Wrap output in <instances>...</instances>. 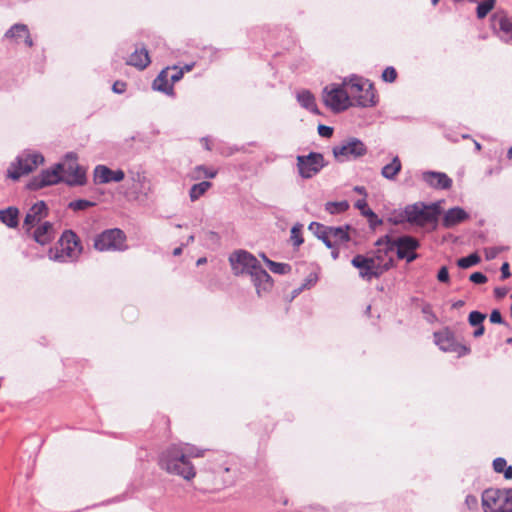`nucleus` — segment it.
<instances>
[{"mask_svg":"<svg viewBox=\"0 0 512 512\" xmlns=\"http://www.w3.org/2000/svg\"><path fill=\"white\" fill-rule=\"evenodd\" d=\"M229 263L235 276H250L259 296L262 292H267L272 288L271 276L252 253L246 250H236L230 254Z\"/></svg>","mask_w":512,"mask_h":512,"instance_id":"nucleus-1","label":"nucleus"},{"mask_svg":"<svg viewBox=\"0 0 512 512\" xmlns=\"http://www.w3.org/2000/svg\"><path fill=\"white\" fill-rule=\"evenodd\" d=\"M204 451L186 445L184 449L180 445H171L165 449L159 457V465L170 474L191 480L195 477L196 471L189 460V457H201Z\"/></svg>","mask_w":512,"mask_h":512,"instance_id":"nucleus-2","label":"nucleus"},{"mask_svg":"<svg viewBox=\"0 0 512 512\" xmlns=\"http://www.w3.org/2000/svg\"><path fill=\"white\" fill-rule=\"evenodd\" d=\"M405 214L407 223L411 225L424 227L433 224L436 227L441 214V207L438 202L426 204L419 201L405 206Z\"/></svg>","mask_w":512,"mask_h":512,"instance_id":"nucleus-3","label":"nucleus"},{"mask_svg":"<svg viewBox=\"0 0 512 512\" xmlns=\"http://www.w3.org/2000/svg\"><path fill=\"white\" fill-rule=\"evenodd\" d=\"M59 247L52 254L50 251V259L58 262H65L67 259L74 260L82 252V246L79 237L72 230H66L58 241Z\"/></svg>","mask_w":512,"mask_h":512,"instance_id":"nucleus-4","label":"nucleus"},{"mask_svg":"<svg viewBox=\"0 0 512 512\" xmlns=\"http://www.w3.org/2000/svg\"><path fill=\"white\" fill-rule=\"evenodd\" d=\"M328 165L324 155L311 151L307 155H297L296 168L298 175L303 180H308L318 175Z\"/></svg>","mask_w":512,"mask_h":512,"instance_id":"nucleus-5","label":"nucleus"},{"mask_svg":"<svg viewBox=\"0 0 512 512\" xmlns=\"http://www.w3.org/2000/svg\"><path fill=\"white\" fill-rule=\"evenodd\" d=\"M334 158L340 162L357 160L367 153V146L356 137H349L332 148Z\"/></svg>","mask_w":512,"mask_h":512,"instance_id":"nucleus-6","label":"nucleus"},{"mask_svg":"<svg viewBox=\"0 0 512 512\" xmlns=\"http://www.w3.org/2000/svg\"><path fill=\"white\" fill-rule=\"evenodd\" d=\"M323 101L335 113L343 112L353 105L343 83L325 86L323 89Z\"/></svg>","mask_w":512,"mask_h":512,"instance_id":"nucleus-7","label":"nucleus"},{"mask_svg":"<svg viewBox=\"0 0 512 512\" xmlns=\"http://www.w3.org/2000/svg\"><path fill=\"white\" fill-rule=\"evenodd\" d=\"M44 162V157L37 152H23L16 158L8 169V177L18 180L21 176L29 174Z\"/></svg>","mask_w":512,"mask_h":512,"instance_id":"nucleus-8","label":"nucleus"},{"mask_svg":"<svg viewBox=\"0 0 512 512\" xmlns=\"http://www.w3.org/2000/svg\"><path fill=\"white\" fill-rule=\"evenodd\" d=\"M126 235L119 228H112L98 234L94 239V248L98 251H123L126 249Z\"/></svg>","mask_w":512,"mask_h":512,"instance_id":"nucleus-9","label":"nucleus"},{"mask_svg":"<svg viewBox=\"0 0 512 512\" xmlns=\"http://www.w3.org/2000/svg\"><path fill=\"white\" fill-rule=\"evenodd\" d=\"M64 164L57 163L52 168L45 169L37 176H34L27 184V188L33 191L42 189L63 182L62 172Z\"/></svg>","mask_w":512,"mask_h":512,"instance_id":"nucleus-10","label":"nucleus"},{"mask_svg":"<svg viewBox=\"0 0 512 512\" xmlns=\"http://www.w3.org/2000/svg\"><path fill=\"white\" fill-rule=\"evenodd\" d=\"M392 246L393 251L396 250L397 258L406 260L407 263H411L419 257L417 249L420 247V242L413 236L402 235L394 239Z\"/></svg>","mask_w":512,"mask_h":512,"instance_id":"nucleus-11","label":"nucleus"},{"mask_svg":"<svg viewBox=\"0 0 512 512\" xmlns=\"http://www.w3.org/2000/svg\"><path fill=\"white\" fill-rule=\"evenodd\" d=\"M93 176L96 184L118 183L125 178V173L121 169L112 170L106 165H97L94 169Z\"/></svg>","mask_w":512,"mask_h":512,"instance_id":"nucleus-12","label":"nucleus"},{"mask_svg":"<svg viewBox=\"0 0 512 512\" xmlns=\"http://www.w3.org/2000/svg\"><path fill=\"white\" fill-rule=\"evenodd\" d=\"M62 177L63 182L71 187L83 186L87 181L85 170L76 162L69 163L67 167L64 166Z\"/></svg>","mask_w":512,"mask_h":512,"instance_id":"nucleus-13","label":"nucleus"},{"mask_svg":"<svg viewBox=\"0 0 512 512\" xmlns=\"http://www.w3.org/2000/svg\"><path fill=\"white\" fill-rule=\"evenodd\" d=\"M47 215L48 207L45 201L41 200L32 205L24 218L23 227L26 229V232L29 233Z\"/></svg>","mask_w":512,"mask_h":512,"instance_id":"nucleus-14","label":"nucleus"},{"mask_svg":"<svg viewBox=\"0 0 512 512\" xmlns=\"http://www.w3.org/2000/svg\"><path fill=\"white\" fill-rule=\"evenodd\" d=\"M422 180L431 188L448 190L452 187V179L444 172L425 171L422 173Z\"/></svg>","mask_w":512,"mask_h":512,"instance_id":"nucleus-15","label":"nucleus"},{"mask_svg":"<svg viewBox=\"0 0 512 512\" xmlns=\"http://www.w3.org/2000/svg\"><path fill=\"white\" fill-rule=\"evenodd\" d=\"M504 491L498 489H486L482 494V506L484 512H500Z\"/></svg>","mask_w":512,"mask_h":512,"instance_id":"nucleus-16","label":"nucleus"},{"mask_svg":"<svg viewBox=\"0 0 512 512\" xmlns=\"http://www.w3.org/2000/svg\"><path fill=\"white\" fill-rule=\"evenodd\" d=\"M375 259H377L376 256L375 257H366L364 255L357 254L351 260V264L355 268L359 269V276L362 279L370 281L371 275H377L376 273L372 272V268H373Z\"/></svg>","mask_w":512,"mask_h":512,"instance_id":"nucleus-17","label":"nucleus"},{"mask_svg":"<svg viewBox=\"0 0 512 512\" xmlns=\"http://www.w3.org/2000/svg\"><path fill=\"white\" fill-rule=\"evenodd\" d=\"M469 214L461 207L455 206L448 209L443 218L442 226L446 229H450L466 220L469 219Z\"/></svg>","mask_w":512,"mask_h":512,"instance_id":"nucleus-18","label":"nucleus"},{"mask_svg":"<svg viewBox=\"0 0 512 512\" xmlns=\"http://www.w3.org/2000/svg\"><path fill=\"white\" fill-rule=\"evenodd\" d=\"M434 340L436 345L445 352H453L458 350V343L455 339L454 333L449 329H444L434 333Z\"/></svg>","mask_w":512,"mask_h":512,"instance_id":"nucleus-19","label":"nucleus"},{"mask_svg":"<svg viewBox=\"0 0 512 512\" xmlns=\"http://www.w3.org/2000/svg\"><path fill=\"white\" fill-rule=\"evenodd\" d=\"M342 83L348 92L349 99L351 100L352 98L354 101H356L357 97L361 94V92L364 91L365 86H367V84H371L367 80H364L362 77L357 75H352L348 78H345Z\"/></svg>","mask_w":512,"mask_h":512,"instance_id":"nucleus-20","label":"nucleus"},{"mask_svg":"<svg viewBox=\"0 0 512 512\" xmlns=\"http://www.w3.org/2000/svg\"><path fill=\"white\" fill-rule=\"evenodd\" d=\"M169 67L163 69L158 76L154 79L152 88L156 91L162 92L166 95H174V88L169 80Z\"/></svg>","mask_w":512,"mask_h":512,"instance_id":"nucleus-21","label":"nucleus"},{"mask_svg":"<svg viewBox=\"0 0 512 512\" xmlns=\"http://www.w3.org/2000/svg\"><path fill=\"white\" fill-rule=\"evenodd\" d=\"M32 236L42 246L49 244L54 238L53 224L48 221L42 223L34 230Z\"/></svg>","mask_w":512,"mask_h":512,"instance_id":"nucleus-22","label":"nucleus"},{"mask_svg":"<svg viewBox=\"0 0 512 512\" xmlns=\"http://www.w3.org/2000/svg\"><path fill=\"white\" fill-rule=\"evenodd\" d=\"M151 60L146 48L136 49L127 60V64L133 67H136L140 70L145 69Z\"/></svg>","mask_w":512,"mask_h":512,"instance_id":"nucleus-23","label":"nucleus"},{"mask_svg":"<svg viewBox=\"0 0 512 512\" xmlns=\"http://www.w3.org/2000/svg\"><path fill=\"white\" fill-rule=\"evenodd\" d=\"M355 207L360 210L363 216L367 217L370 228L375 229L377 226L382 224V219H380L378 215L369 208L365 199L357 200Z\"/></svg>","mask_w":512,"mask_h":512,"instance_id":"nucleus-24","label":"nucleus"},{"mask_svg":"<svg viewBox=\"0 0 512 512\" xmlns=\"http://www.w3.org/2000/svg\"><path fill=\"white\" fill-rule=\"evenodd\" d=\"M350 228H351L350 225L339 226V227H334V226L328 227V233L330 235V239L331 238L334 239V242H333L334 246H337L339 244H343V243L350 241V235H349Z\"/></svg>","mask_w":512,"mask_h":512,"instance_id":"nucleus-25","label":"nucleus"},{"mask_svg":"<svg viewBox=\"0 0 512 512\" xmlns=\"http://www.w3.org/2000/svg\"><path fill=\"white\" fill-rule=\"evenodd\" d=\"M297 101L301 105V107L307 109L308 111L319 115L320 112L316 105L315 97L309 90H302L297 93Z\"/></svg>","mask_w":512,"mask_h":512,"instance_id":"nucleus-26","label":"nucleus"},{"mask_svg":"<svg viewBox=\"0 0 512 512\" xmlns=\"http://www.w3.org/2000/svg\"><path fill=\"white\" fill-rule=\"evenodd\" d=\"M328 227L329 226H324L323 224L318 223V222H311L308 229L310 231H312L313 234L319 240H321L327 248H333L334 244L330 239V235L328 233Z\"/></svg>","mask_w":512,"mask_h":512,"instance_id":"nucleus-27","label":"nucleus"},{"mask_svg":"<svg viewBox=\"0 0 512 512\" xmlns=\"http://www.w3.org/2000/svg\"><path fill=\"white\" fill-rule=\"evenodd\" d=\"M375 91L373 88V84H367L365 86V89L361 94L357 97L355 101V105L359 107H372L376 105V99H375Z\"/></svg>","mask_w":512,"mask_h":512,"instance_id":"nucleus-28","label":"nucleus"},{"mask_svg":"<svg viewBox=\"0 0 512 512\" xmlns=\"http://www.w3.org/2000/svg\"><path fill=\"white\" fill-rule=\"evenodd\" d=\"M19 210L16 207H8L0 210V221L9 228H16L19 224Z\"/></svg>","mask_w":512,"mask_h":512,"instance_id":"nucleus-29","label":"nucleus"},{"mask_svg":"<svg viewBox=\"0 0 512 512\" xmlns=\"http://www.w3.org/2000/svg\"><path fill=\"white\" fill-rule=\"evenodd\" d=\"M402 164L398 156H395L392 161L381 169V175L388 180H394L397 174L401 171Z\"/></svg>","mask_w":512,"mask_h":512,"instance_id":"nucleus-30","label":"nucleus"},{"mask_svg":"<svg viewBox=\"0 0 512 512\" xmlns=\"http://www.w3.org/2000/svg\"><path fill=\"white\" fill-rule=\"evenodd\" d=\"M393 241H394V239H392L389 235H385V236L380 237L375 242V246H378V247L383 246V249L379 248L376 252V258L378 260L382 259V253L384 255H387L388 253L393 252V246H392Z\"/></svg>","mask_w":512,"mask_h":512,"instance_id":"nucleus-31","label":"nucleus"},{"mask_svg":"<svg viewBox=\"0 0 512 512\" xmlns=\"http://www.w3.org/2000/svg\"><path fill=\"white\" fill-rule=\"evenodd\" d=\"M212 186L209 181H202L200 183L192 185L189 191V197L191 201L198 200L205 192Z\"/></svg>","mask_w":512,"mask_h":512,"instance_id":"nucleus-32","label":"nucleus"},{"mask_svg":"<svg viewBox=\"0 0 512 512\" xmlns=\"http://www.w3.org/2000/svg\"><path fill=\"white\" fill-rule=\"evenodd\" d=\"M493 469L496 473H503L505 479H512V466H508L504 458L498 457L494 459Z\"/></svg>","mask_w":512,"mask_h":512,"instance_id":"nucleus-33","label":"nucleus"},{"mask_svg":"<svg viewBox=\"0 0 512 512\" xmlns=\"http://www.w3.org/2000/svg\"><path fill=\"white\" fill-rule=\"evenodd\" d=\"M497 0H484L479 2L476 7V16L478 19H484L496 6Z\"/></svg>","mask_w":512,"mask_h":512,"instance_id":"nucleus-34","label":"nucleus"},{"mask_svg":"<svg viewBox=\"0 0 512 512\" xmlns=\"http://www.w3.org/2000/svg\"><path fill=\"white\" fill-rule=\"evenodd\" d=\"M349 209V203L346 200L338 201V202H327L325 204V210L331 214H341Z\"/></svg>","mask_w":512,"mask_h":512,"instance_id":"nucleus-35","label":"nucleus"},{"mask_svg":"<svg viewBox=\"0 0 512 512\" xmlns=\"http://www.w3.org/2000/svg\"><path fill=\"white\" fill-rule=\"evenodd\" d=\"M266 265L275 274L284 275L291 272L292 268L290 264L275 262L270 259H266Z\"/></svg>","mask_w":512,"mask_h":512,"instance_id":"nucleus-36","label":"nucleus"},{"mask_svg":"<svg viewBox=\"0 0 512 512\" xmlns=\"http://www.w3.org/2000/svg\"><path fill=\"white\" fill-rule=\"evenodd\" d=\"M303 225L301 223H296L292 226L290 231V239L294 247L298 248L303 244L304 238L302 236Z\"/></svg>","mask_w":512,"mask_h":512,"instance_id":"nucleus-37","label":"nucleus"},{"mask_svg":"<svg viewBox=\"0 0 512 512\" xmlns=\"http://www.w3.org/2000/svg\"><path fill=\"white\" fill-rule=\"evenodd\" d=\"M480 261H481L480 256L476 252H474V253L469 254L468 256L459 258L457 260V265H458V267H460L462 269H467L474 265H477Z\"/></svg>","mask_w":512,"mask_h":512,"instance_id":"nucleus-38","label":"nucleus"},{"mask_svg":"<svg viewBox=\"0 0 512 512\" xmlns=\"http://www.w3.org/2000/svg\"><path fill=\"white\" fill-rule=\"evenodd\" d=\"M499 28L507 36L503 40L507 43H512V21L507 17H502L499 20Z\"/></svg>","mask_w":512,"mask_h":512,"instance_id":"nucleus-39","label":"nucleus"},{"mask_svg":"<svg viewBox=\"0 0 512 512\" xmlns=\"http://www.w3.org/2000/svg\"><path fill=\"white\" fill-rule=\"evenodd\" d=\"M28 26L25 24H14L5 33L6 38H18L27 33Z\"/></svg>","mask_w":512,"mask_h":512,"instance_id":"nucleus-40","label":"nucleus"},{"mask_svg":"<svg viewBox=\"0 0 512 512\" xmlns=\"http://www.w3.org/2000/svg\"><path fill=\"white\" fill-rule=\"evenodd\" d=\"M217 172L215 170L208 169L204 165H199L194 169V179H199L201 177L212 179L216 176Z\"/></svg>","mask_w":512,"mask_h":512,"instance_id":"nucleus-41","label":"nucleus"},{"mask_svg":"<svg viewBox=\"0 0 512 512\" xmlns=\"http://www.w3.org/2000/svg\"><path fill=\"white\" fill-rule=\"evenodd\" d=\"M94 205H95V203L92 201H89L86 199H78V200L71 201L68 204V207L74 211H81V210H85L89 207H92Z\"/></svg>","mask_w":512,"mask_h":512,"instance_id":"nucleus-42","label":"nucleus"},{"mask_svg":"<svg viewBox=\"0 0 512 512\" xmlns=\"http://www.w3.org/2000/svg\"><path fill=\"white\" fill-rule=\"evenodd\" d=\"M485 318L486 314L475 310L469 313L468 322L471 326H477L483 324Z\"/></svg>","mask_w":512,"mask_h":512,"instance_id":"nucleus-43","label":"nucleus"},{"mask_svg":"<svg viewBox=\"0 0 512 512\" xmlns=\"http://www.w3.org/2000/svg\"><path fill=\"white\" fill-rule=\"evenodd\" d=\"M388 222L393 225H400L407 222L405 208L402 211H395L389 218Z\"/></svg>","mask_w":512,"mask_h":512,"instance_id":"nucleus-44","label":"nucleus"},{"mask_svg":"<svg viewBox=\"0 0 512 512\" xmlns=\"http://www.w3.org/2000/svg\"><path fill=\"white\" fill-rule=\"evenodd\" d=\"M396 78H397V72L394 67L388 66L384 69V71L382 73V79L385 82L392 83L396 80Z\"/></svg>","mask_w":512,"mask_h":512,"instance_id":"nucleus-45","label":"nucleus"},{"mask_svg":"<svg viewBox=\"0 0 512 512\" xmlns=\"http://www.w3.org/2000/svg\"><path fill=\"white\" fill-rule=\"evenodd\" d=\"M469 280L474 284H484L488 281V278L482 272H474L470 275Z\"/></svg>","mask_w":512,"mask_h":512,"instance_id":"nucleus-46","label":"nucleus"},{"mask_svg":"<svg viewBox=\"0 0 512 512\" xmlns=\"http://www.w3.org/2000/svg\"><path fill=\"white\" fill-rule=\"evenodd\" d=\"M503 250L502 247H488L484 249L486 260L495 259L498 254Z\"/></svg>","mask_w":512,"mask_h":512,"instance_id":"nucleus-47","label":"nucleus"},{"mask_svg":"<svg viewBox=\"0 0 512 512\" xmlns=\"http://www.w3.org/2000/svg\"><path fill=\"white\" fill-rule=\"evenodd\" d=\"M174 72L169 75V80L171 82V84L173 85L175 82H178L179 80L182 79L183 75H184V69H179L178 66H173L171 68Z\"/></svg>","mask_w":512,"mask_h":512,"instance_id":"nucleus-48","label":"nucleus"},{"mask_svg":"<svg viewBox=\"0 0 512 512\" xmlns=\"http://www.w3.org/2000/svg\"><path fill=\"white\" fill-rule=\"evenodd\" d=\"M437 279L439 282L441 283H449L450 281V276H449V271H448V268L446 266H442L439 270H438V273H437Z\"/></svg>","mask_w":512,"mask_h":512,"instance_id":"nucleus-49","label":"nucleus"},{"mask_svg":"<svg viewBox=\"0 0 512 512\" xmlns=\"http://www.w3.org/2000/svg\"><path fill=\"white\" fill-rule=\"evenodd\" d=\"M490 322L493 324H504L502 315L498 309H493L489 316Z\"/></svg>","mask_w":512,"mask_h":512,"instance_id":"nucleus-50","label":"nucleus"},{"mask_svg":"<svg viewBox=\"0 0 512 512\" xmlns=\"http://www.w3.org/2000/svg\"><path fill=\"white\" fill-rule=\"evenodd\" d=\"M318 133L322 137L330 138L333 135V128L327 125L320 124L318 126Z\"/></svg>","mask_w":512,"mask_h":512,"instance_id":"nucleus-51","label":"nucleus"},{"mask_svg":"<svg viewBox=\"0 0 512 512\" xmlns=\"http://www.w3.org/2000/svg\"><path fill=\"white\" fill-rule=\"evenodd\" d=\"M318 281V276L315 273H310L308 277L305 279V282L302 285V288H310L314 286Z\"/></svg>","mask_w":512,"mask_h":512,"instance_id":"nucleus-52","label":"nucleus"},{"mask_svg":"<svg viewBox=\"0 0 512 512\" xmlns=\"http://www.w3.org/2000/svg\"><path fill=\"white\" fill-rule=\"evenodd\" d=\"M112 90L116 94H122L126 91V83L123 81H116L112 86Z\"/></svg>","mask_w":512,"mask_h":512,"instance_id":"nucleus-53","label":"nucleus"},{"mask_svg":"<svg viewBox=\"0 0 512 512\" xmlns=\"http://www.w3.org/2000/svg\"><path fill=\"white\" fill-rule=\"evenodd\" d=\"M206 240L211 242L212 244L217 245L220 242V236L217 232L208 231L206 232Z\"/></svg>","mask_w":512,"mask_h":512,"instance_id":"nucleus-54","label":"nucleus"},{"mask_svg":"<svg viewBox=\"0 0 512 512\" xmlns=\"http://www.w3.org/2000/svg\"><path fill=\"white\" fill-rule=\"evenodd\" d=\"M500 271H501V276H500L501 280H505L511 276L510 266H509L508 262H504L502 264Z\"/></svg>","mask_w":512,"mask_h":512,"instance_id":"nucleus-55","label":"nucleus"},{"mask_svg":"<svg viewBox=\"0 0 512 512\" xmlns=\"http://www.w3.org/2000/svg\"><path fill=\"white\" fill-rule=\"evenodd\" d=\"M372 272L376 273L377 275H371V280L373 278H379L383 274V272H385V271L383 269V266L380 265L379 263H377L376 260H375L373 268H372Z\"/></svg>","mask_w":512,"mask_h":512,"instance_id":"nucleus-56","label":"nucleus"},{"mask_svg":"<svg viewBox=\"0 0 512 512\" xmlns=\"http://www.w3.org/2000/svg\"><path fill=\"white\" fill-rule=\"evenodd\" d=\"M508 293V289L506 287H496L494 289V295L497 299L504 298Z\"/></svg>","mask_w":512,"mask_h":512,"instance_id":"nucleus-57","label":"nucleus"},{"mask_svg":"<svg viewBox=\"0 0 512 512\" xmlns=\"http://www.w3.org/2000/svg\"><path fill=\"white\" fill-rule=\"evenodd\" d=\"M465 503L467 504V506L470 509H472V508L476 507L478 504L477 497L474 495H467L466 499H465Z\"/></svg>","mask_w":512,"mask_h":512,"instance_id":"nucleus-58","label":"nucleus"},{"mask_svg":"<svg viewBox=\"0 0 512 512\" xmlns=\"http://www.w3.org/2000/svg\"><path fill=\"white\" fill-rule=\"evenodd\" d=\"M132 180L134 182H138V183L142 184V183L145 182L146 177H145V175L143 173L137 172L136 174H134L132 176Z\"/></svg>","mask_w":512,"mask_h":512,"instance_id":"nucleus-59","label":"nucleus"},{"mask_svg":"<svg viewBox=\"0 0 512 512\" xmlns=\"http://www.w3.org/2000/svg\"><path fill=\"white\" fill-rule=\"evenodd\" d=\"M475 327H476V329L473 332V336L475 338H478L484 334L485 328H484L483 324L477 325Z\"/></svg>","mask_w":512,"mask_h":512,"instance_id":"nucleus-60","label":"nucleus"},{"mask_svg":"<svg viewBox=\"0 0 512 512\" xmlns=\"http://www.w3.org/2000/svg\"><path fill=\"white\" fill-rule=\"evenodd\" d=\"M469 351H470V349L468 347L458 343V350L455 352L458 353L459 356H464V355L468 354Z\"/></svg>","mask_w":512,"mask_h":512,"instance_id":"nucleus-61","label":"nucleus"},{"mask_svg":"<svg viewBox=\"0 0 512 512\" xmlns=\"http://www.w3.org/2000/svg\"><path fill=\"white\" fill-rule=\"evenodd\" d=\"M24 36H25V40H24L25 44L28 47H32L34 43H33V40L31 38V35L29 33V30L27 31V33L24 34Z\"/></svg>","mask_w":512,"mask_h":512,"instance_id":"nucleus-62","label":"nucleus"},{"mask_svg":"<svg viewBox=\"0 0 512 512\" xmlns=\"http://www.w3.org/2000/svg\"><path fill=\"white\" fill-rule=\"evenodd\" d=\"M210 470L213 473H219L221 471L228 472L229 468L228 467H223V466H218V467H211Z\"/></svg>","mask_w":512,"mask_h":512,"instance_id":"nucleus-63","label":"nucleus"},{"mask_svg":"<svg viewBox=\"0 0 512 512\" xmlns=\"http://www.w3.org/2000/svg\"><path fill=\"white\" fill-rule=\"evenodd\" d=\"M331 249V257L334 259V260H337L339 258V249L334 246L333 248H330Z\"/></svg>","mask_w":512,"mask_h":512,"instance_id":"nucleus-64","label":"nucleus"}]
</instances>
